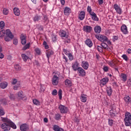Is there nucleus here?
<instances>
[{"mask_svg": "<svg viewBox=\"0 0 131 131\" xmlns=\"http://www.w3.org/2000/svg\"><path fill=\"white\" fill-rule=\"evenodd\" d=\"M87 11H88V12H89L90 15H91L92 14V13L94 12H92V8L90 6L88 7Z\"/></svg>", "mask_w": 131, "mask_h": 131, "instance_id": "obj_49", "label": "nucleus"}, {"mask_svg": "<svg viewBox=\"0 0 131 131\" xmlns=\"http://www.w3.org/2000/svg\"><path fill=\"white\" fill-rule=\"evenodd\" d=\"M124 99L126 104H129V103H130L131 99H130V97H129V96H125L124 98Z\"/></svg>", "mask_w": 131, "mask_h": 131, "instance_id": "obj_30", "label": "nucleus"}, {"mask_svg": "<svg viewBox=\"0 0 131 131\" xmlns=\"http://www.w3.org/2000/svg\"><path fill=\"white\" fill-rule=\"evenodd\" d=\"M110 115L112 118H113L116 115V110L112 108L110 111Z\"/></svg>", "mask_w": 131, "mask_h": 131, "instance_id": "obj_17", "label": "nucleus"}, {"mask_svg": "<svg viewBox=\"0 0 131 131\" xmlns=\"http://www.w3.org/2000/svg\"><path fill=\"white\" fill-rule=\"evenodd\" d=\"M1 128L4 130H10L11 129V125L7 123H3L1 125Z\"/></svg>", "mask_w": 131, "mask_h": 131, "instance_id": "obj_7", "label": "nucleus"}, {"mask_svg": "<svg viewBox=\"0 0 131 131\" xmlns=\"http://www.w3.org/2000/svg\"><path fill=\"white\" fill-rule=\"evenodd\" d=\"M114 123V122L113 121V120L110 119H108V124L110 126H113Z\"/></svg>", "mask_w": 131, "mask_h": 131, "instance_id": "obj_45", "label": "nucleus"}, {"mask_svg": "<svg viewBox=\"0 0 131 131\" xmlns=\"http://www.w3.org/2000/svg\"><path fill=\"white\" fill-rule=\"evenodd\" d=\"M55 119H56V120H60V119H61V115H60L59 114H55Z\"/></svg>", "mask_w": 131, "mask_h": 131, "instance_id": "obj_40", "label": "nucleus"}, {"mask_svg": "<svg viewBox=\"0 0 131 131\" xmlns=\"http://www.w3.org/2000/svg\"><path fill=\"white\" fill-rule=\"evenodd\" d=\"M14 68L16 71H20L21 70V67L18 64L14 65Z\"/></svg>", "mask_w": 131, "mask_h": 131, "instance_id": "obj_36", "label": "nucleus"}, {"mask_svg": "<svg viewBox=\"0 0 131 131\" xmlns=\"http://www.w3.org/2000/svg\"><path fill=\"white\" fill-rule=\"evenodd\" d=\"M114 8L115 10H116L118 14H119V15L121 14L122 10L121 8H120V7H119V6H118L117 4H115L114 6Z\"/></svg>", "mask_w": 131, "mask_h": 131, "instance_id": "obj_11", "label": "nucleus"}, {"mask_svg": "<svg viewBox=\"0 0 131 131\" xmlns=\"http://www.w3.org/2000/svg\"><path fill=\"white\" fill-rule=\"evenodd\" d=\"M85 43L89 47V48H92V47H93V42H92V40L90 39H87L85 40Z\"/></svg>", "mask_w": 131, "mask_h": 131, "instance_id": "obj_22", "label": "nucleus"}, {"mask_svg": "<svg viewBox=\"0 0 131 131\" xmlns=\"http://www.w3.org/2000/svg\"><path fill=\"white\" fill-rule=\"evenodd\" d=\"M81 102H83V103H85V102H86V97H85L84 94H81Z\"/></svg>", "mask_w": 131, "mask_h": 131, "instance_id": "obj_31", "label": "nucleus"}, {"mask_svg": "<svg viewBox=\"0 0 131 131\" xmlns=\"http://www.w3.org/2000/svg\"><path fill=\"white\" fill-rule=\"evenodd\" d=\"M72 68L74 71H78V64L77 63H75L72 66Z\"/></svg>", "mask_w": 131, "mask_h": 131, "instance_id": "obj_32", "label": "nucleus"}, {"mask_svg": "<svg viewBox=\"0 0 131 131\" xmlns=\"http://www.w3.org/2000/svg\"><path fill=\"white\" fill-rule=\"evenodd\" d=\"M99 5H103L104 1L103 0H98Z\"/></svg>", "mask_w": 131, "mask_h": 131, "instance_id": "obj_62", "label": "nucleus"}, {"mask_svg": "<svg viewBox=\"0 0 131 131\" xmlns=\"http://www.w3.org/2000/svg\"><path fill=\"white\" fill-rule=\"evenodd\" d=\"M43 20H44V23H45L46 25H47V24L49 23V19H48V16L44 15Z\"/></svg>", "mask_w": 131, "mask_h": 131, "instance_id": "obj_39", "label": "nucleus"}, {"mask_svg": "<svg viewBox=\"0 0 131 131\" xmlns=\"http://www.w3.org/2000/svg\"><path fill=\"white\" fill-rule=\"evenodd\" d=\"M106 92L108 96H111V95H112V89L111 88V86L106 88Z\"/></svg>", "mask_w": 131, "mask_h": 131, "instance_id": "obj_28", "label": "nucleus"}, {"mask_svg": "<svg viewBox=\"0 0 131 131\" xmlns=\"http://www.w3.org/2000/svg\"><path fill=\"white\" fill-rule=\"evenodd\" d=\"M13 13L15 16H20V10L18 8H13Z\"/></svg>", "mask_w": 131, "mask_h": 131, "instance_id": "obj_16", "label": "nucleus"}, {"mask_svg": "<svg viewBox=\"0 0 131 131\" xmlns=\"http://www.w3.org/2000/svg\"><path fill=\"white\" fill-rule=\"evenodd\" d=\"M82 63L83 68L85 70H88L89 66V62L88 61H82Z\"/></svg>", "mask_w": 131, "mask_h": 131, "instance_id": "obj_21", "label": "nucleus"}, {"mask_svg": "<svg viewBox=\"0 0 131 131\" xmlns=\"http://www.w3.org/2000/svg\"><path fill=\"white\" fill-rule=\"evenodd\" d=\"M5 115V111H4V109L1 108L0 109V116H3Z\"/></svg>", "mask_w": 131, "mask_h": 131, "instance_id": "obj_51", "label": "nucleus"}, {"mask_svg": "<svg viewBox=\"0 0 131 131\" xmlns=\"http://www.w3.org/2000/svg\"><path fill=\"white\" fill-rule=\"evenodd\" d=\"M108 81H109V79L108 78H103L100 80V83L104 86L108 83Z\"/></svg>", "mask_w": 131, "mask_h": 131, "instance_id": "obj_13", "label": "nucleus"}, {"mask_svg": "<svg viewBox=\"0 0 131 131\" xmlns=\"http://www.w3.org/2000/svg\"><path fill=\"white\" fill-rule=\"evenodd\" d=\"M21 56L24 62H27L28 56H27V55H26L25 54H22Z\"/></svg>", "mask_w": 131, "mask_h": 131, "instance_id": "obj_33", "label": "nucleus"}, {"mask_svg": "<svg viewBox=\"0 0 131 131\" xmlns=\"http://www.w3.org/2000/svg\"><path fill=\"white\" fill-rule=\"evenodd\" d=\"M78 73L79 74V76H85V71L82 69V68H78Z\"/></svg>", "mask_w": 131, "mask_h": 131, "instance_id": "obj_9", "label": "nucleus"}, {"mask_svg": "<svg viewBox=\"0 0 131 131\" xmlns=\"http://www.w3.org/2000/svg\"><path fill=\"white\" fill-rule=\"evenodd\" d=\"M95 37L98 39V40H100V41L102 42H104V41H107L108 40V38L106 37V36L101 34L95 35Z\"/></svg>", "mask_w": 131, "mask_h": 131, "instance_id": "obj_4", "label": "nucleus"}, {"mask_svg": "<svg viewBox=\"0 0 131 131\" xmlns=\"http://www.w3.org/2000/svg\"><path fill=\"white\" fill-rule=\"evenodd\" d=\"M65 84L68 86H71V81L67 79L65 81Z\"/></svg>", "mask_w": 131, "mask_h": 131, "instance_id": "obj_38", "label": "nucleus"}, {"mask_svg": "<svg viewBox=\"0 0 131 131\" xmlns=\"http://www.w3.org/2000/svg\"><path fill=\"white\" fill-rule=\"evenodd\" d=\"M33 104H34V105H36L37 106H38L40 105V102L37 99H33Z\"/></svg>", "mask_w": 131, "mask_h": 131, "instance_id": "obj_37", "label": "nucleus"}, {"mask_svg": "<svg viewBox=\"0 0 131 131\" xmlns=\"http://www.w3.org/2000/svg\"><path fill=\"white\" fill-rule=\"evenodd\" d=\"M64 14L66 16H68L70 14V8L66 7L64 10Z\"/></svg>", "mask_w": 131, "mask_h": 131, "instance_id": "obj_26", "label": "nucleus"}, {"mask_svg": "<svg viewBox=\"0 0 131 131\" xmlns=\"http://www.w3.org/2000/svg\"><path fill=\"white\" fill-rule=\"evenodd\" d=\"M5 34L7 36L4 38L5 41L9 42L11 39H13L14 38V35L12 34V32H11V31L9 29L6 30Z\"/></svg>", "mask_w": 131, "mask_h": 131, "instance_id": "obj_2", "label": "nucleus"}, {"mask_svg": "<svg viewBox=\"0 0 131 131\" xmlns=\"http://www.w3.org/2000/svg\"><path fill=\"white\" fill-rule=\"evenodd\" d=\"M8 86V82H2L0 83V88L1 89H6Z\"/></svg>", "mask_w": 131, "mask_h": 131, "instance_id": "obj_25", "label": "nucleus"}, {"mask_svg": "<svg viewBox=\"0 0 131 131\" xmlns=\"http://www.w3.org/2000/svg\"><path fill=\"white\" fill-rule=\"evenodd\" d=\"M17 96L19 99H24V98H25V100H27V98L25 97V96L23 94V91H20L18 93Z\"/></svg>", "mask_w": 131, "mask_h": 131, "instance_id": "obj_15", "label": "nucleus"}, {"mask_svg": "<svg viewBox=\"0 0 131 131\" xmlns=\"http://www.w3.org/2000/svg\"><path fill=\"white\" fill-rule=\"evenodd\" d=\"M19 88H20V84H17V85L14 86L13 89L15 91H17Z\"/></svg>", "mask_w": 131, "mask_h": 131, "instance_id": "obj_56", "label": "nucleus"}, {"mask_svg": "<svg viewBox=\"0 0 131 131\" xmlns=\"http://www.w3.org/2000/svg\"><path fill=\"white\" fill-rule=\"evenodd\" d=\"M42 92H45V89L43 88V86L41 85L40 88V93H42Z\"/></svg>", "mask_w": 131, "mask_h": 131, "instance_id": "obj_57", "label": "nucleus"}, {"mask_svg": "<svg viewBox=\"0 0 131 131\" xmlns=\"http://www.w3.org/2000/svg\"><path fill=\"white\" fill-rule=\"evenodd\" d=\"M126 126H129L131 124V115L129 113H126L124 119Z\"/></svg>", "mask_w": 131, "mask_h": 131, "instance_id": "obj_3", "label": "nucleus"}, {"mask_svg": "<svg viewBox=\"0 0 131 131\" xmlns=\"http://www.w3.org/2000/svg\"><path fill=\"white\" fill-rule=\"evenodd\" d=\"M121 30L122 32L124 33V34H127L128 33V31H127V27L126 25H123L121 27Z\"/></svg>", "mask_w": 131, "mask_h": 131, "instance_id": "obj_10", "label": "nucleus"}, {"mask_svg": "<svg viewBox=\"0 0 131 131\" xmlns=\"http://www.w3.org/2000/svg\"><path fill=\"white\" fill-rule=\"evenodd\" d=\"M122 58L124 59V60H125V61H127L128 60V58H127V56H126V55L125 54H123L122 56Z\"/></svg>", "mask_w": 131, "mask_h": 131, "instance_id": "obj_54", "label": "nucleus"}, {"mask_svg": "<svg viewBox=\"0 0 131 131\" xmlns=\"http://www.w3.org/2000/svg\"><path fill=\"white\" fill-rule=\"evenodd\" d=\"M94 31L95 33H100L101 31H102V28H101V27L99 26H96L94 28Z\"/></svg>", "mask_w": 131, "mask_h": 131, "instance_id": "obj_19", "label": "nucleus"}, {"mask_svg": "<svg viewBox=\"0 0 131 131\" xmlns=\"http://www.w3.org/2000/svg\"><path fill=\"white\" fill-rule=\"evenodd\" d=\"M109 64H110V66H112L113 67H114V66H115V63H114V62L113 61H110L109 62Z\"/></svg>", "mask_w": 131, "mask_h": 131, "instance_id": "obj_60", "label": "nucleus"}, {"mask_svg": "<svg viewBox=\"0 0 131 131\" xmlns=\"http://www.w3.org/2000/svg\"><path fill=\"white\" fill-rule=\"evenodd\" d=\"M90 15L92 16V19L94 20V21H99V18H98L97 14H96L95 12H92Z\"/></svg>", "mask_w": 131, "mask_h": 131, "instance_id": "obj_18", "label": "nucleus"}, {"mask_svg": "<svg viewBox=\"0 0 131 131\" xmlns=\"http://www.w3.org/2000/svg\"><path fill=\"white\" fill-rule=\"evenodd\" d=\"M39 20H40V16H39L38 15H36L35 16L34 18V21L35 22L39 21Z\"/></svg>", "mask_w": 131, "mask_h": 131, "instance_id": "obj_42", "label": "nucleus"}, {"mask_svg": "<svg viewBox=\"0 0 131 131\" xmlns=\"http://www.w3.org/2000/svg\"><path fill=\"white\" fill-rule=\"evenodd\" d=\"M58 83H59V77L55 75L52 79V84L53 85H58Z\"/></svg>", "mask_w": 131, "mask_h": 131, "instance_id": "obj_8", "label": "nucleus"}, {"mask_svg": "<svg viewBox=\"0 0 131 131\" xmlns=\"http://www.w3.org/2000/svg\"><path fill=\"white\" fill-rule=\"evenodd\" d=\"M21 40V44L22 45H26V42H27V41H26V39H23V40Z\"/></svg>", "mask_w": 131, "mask_h": 131, "instance_id": "obj_59", "label": "nucleus"}, {"mask_svg": "<svg viewBox=\"0 0 131 131\" xmlns=\"http://www.w3.org/2000/svg\"><path fill=\"white\" fill-rule=\"evenodd\" d=\"M5 33L6 31H5V30L0 31V37H3V36H5Z\"/></svg>", "mask_w": 131, "mask_h": 131, "instance_id": "obj_47", "label": "nucleus"}, {"mask_svg": "<svg viewBox=\"0 0 131 131\" xmlns=\"http://www.w3.org/2000/svg\"><path fill=\"white\" fill-rule=\"evenodd\" d=\"M83 30L85 32L90 33L93 30V28L90 26H85L83 27Z\"/></svg>", "mask_w": 131, "mask_h": 131, "instance_id": "obj_12", "label": "nucleus"}, {"mask_svg": "<svg viewBox=\"0 0 131 131\" xmlns=\"http://www.w3.org/2000/svg\"><path fill=\"white\" fill-rule=\"evenodd\" d=\"M59 35L61 37H66V31H61L59 32Z\"/></svg>", "mask_w": 131, "mask_h": 131, "instance_id": "obj_34", "label": "nucleus"}, {"mask_svg": "<svg viewBox=\"0 0 131 131\" xmlns=\"http://www.w3.org/2000/svg\"><path fill=\"white\" fill-rule=\"evenodd\" d=\"M13 45H15V46H17L18 45V39L16 38H14L13 39Z\"/></svg>", "mask_w": 131, "mask_h": 131, "instance_id": "obj_48", "label": "nucleus"}, {"mask_svg": "<svg viewBox=\"0 0 131 131\" xmlns=\"http://www.w3.org/2000/svg\"><path fill=\"white\" fill-rule=\"evenodd\" d=\"M52 95L53 96H57L58 95V92H57V90L55 89L52 91Z\"/></svg>", "mask_w": 131, "mask_h": 131, "instance_id": "obj_50", "label": "nucleus"}, {"mask_svg": "<svg viewBox=\"0 0 131 131\" xmlns=\"http://www.w3.org/2000/svg\"><path fill=\"white\" fill-rule=\"evenodd\" d=\"M59 109L60 111V113H67V112H68V108L66 106H65L64 105H63L62 104H60L59 106Z\"/></svg>", "mask_w": 131, "mask_h": 131, "instance_id": "obj_5", "label": "nucleus"}, {"mask_svg": "<svg viewBox=\"0 0 131 131\" xmlns=\"http://www.w3.org/2000/svg\"><path fill=\"white\" fill-rule=\"evenodd\" d=\"M46 55H47V57L49 60V59H50V57H51V56H52V55H54V51L49 50L48 51H47V53H46Z\"/></svg>", "mask_w": 131, "mask_h": 131, "instance_id": "obj_23", "label": "nucleus"}, {"mask_svg": "<svg viewBox=\"0 0 131 131\" xmlns=\"http://www.w3.org/2000/svg\"><path fill=\"white\" fill-rule=\"evenodd\" d=\"M30 47V43H28L26 45H25L23 48V51H26L27 49H29Z\"/></svg>", "mask_w": 131, "mask_h": 131, "instance_id": "obj_35", "label": "nucleus"}, {"mask_svg": "<svg viewBox=\"0 0 131 131\" xmlns=\"http://www.w3.org/2000/svg\"><path fill=\"white\" fill-rule=\"evenodd\" d=\"M97 50L98 52H100V53H103V47H102V46H97Z\"/></svg>", "mask_w": 131, "mask_h": 131, "instance_id": "obj_41", "label": "nucleus"}, {"mask_svg": "<svg viewBox=\"0 0 131 131\" xmlns=\"http://www.w3.org/2000/svg\"><path fill=\"white\" fill-rule=\"evenodd\" d=\"M5 58V55L3 53L0 52V59H4Z\"/></svg>", "mask_w": 131, "mask_h": 131, "instance_id": "obj_61", "label": "nucleus"}, {"mask_svg": "<svg viewBox=\"0 0 131 131\" xmlns=\"http://www.w3.org/2000/svg\"><path fill=\"white\" fill-rule=\"evenodd\" d=\"M84 17H85V12L83 11H81L79 14V18L80 20H83V19H84Z\"/></svg>", "mask_w": 131, "mask_h": 131, "instance_id": "obj_20", "label": "nucleus"}, {"mask_svg": "<svg viewBox=\"0 0 131 131\" xmlns=\"http://www.w3.org/2000/svg\"><path fill=\"white\" fill-rule=\"evenodd\" d=\"M38 29L40 31H43V26H40L38 28Z\"/></svg>", "mask_w": 131, "mask_h": 131, "instance_id": "obj_63", "label": "nucleus"}, {"mask_svg": "<svg viewBox=\"0 0 131 131\" xmlns=\"http://www.w3.org/2000/svg\"><path fill=\"white\" fill-rule=\"evenodd\" d=\"M120 76V78H122V80H123V81H126L127 78L126 74H121Z\"/></svg>", "mask_w": 131, "mask_h": 131, "instance_id": "obj_29", "label": "nucleus"}, {"mask_svg": "<svg viewBox=\"0 0 131 131\" xmlns=\"http://www.w3.org/2000/svg\"><path fill=\"white\" fill-rule=\"evenodd\" d=\"M58 96L59 100H62V90L60 89L58 91Z\"/></svg>", "mask_w": 131, "mask_h": 131, "instance_id": "obj_44", "label": "nucleus"}, {"mask_svg": "<svg viewBox=\"0 0 131 131\" xmlns=\"http://www.w3.org/2000/svg\"><path fill=\"white\" fill-rule=\"evenodd\" d=\"M16 82H17V79H14L13 80V81H12V83L13 84H15Z\"/></svg>", "mask_w": 131, "mask_h": 131, "instance_id": "obj_64", "label": "nucleus"}, {"mask_svg": "<svg viewBox=\"0 0 131 131\" xmlns=\"http://www.w3.org/2000/svg\"><path fill=\"white\" fill-rule=\"evenodd\" d=\"M34 51L35 52V56H36V55H37L38 56H40L41 55V51H40V49L39 48H36L34 49Z\"/></svg>", "mask_w": 131, "mask_h": 131, "instance_id": "obj_27", "label": "nucleus"}, {"mask_svg": "<svg viewBox=\"0 0 131 131\" xmlns=\"http://www.w3.org/2000/svg\"><path fill=\"white\" fill-rule=\"evenodd\" d=\"M5 27V22L4 21H1L0 22V28L3 29Z\"/></svg>", "mask_w": 131, "mask_h": 131, "instance_id": "obj_46", "label": "nucleus"}, {"mask_svg": "<svg viewBox=\"0 0 131 131\" xmlns=\"http://www.w3.org/2000/svg\"><path fill=\"white\" fill-rule=\"evenodd\" d=\"M9 98L11 100H15V96H14L13 94H11Z\"/></svg>", "mask_w": 131, "mask_h": 131, "instance_id": "obj_58", "label": "nucleus"}, {"mask_svg": "<svg viewBox=\"0 0 131 131\" xmlns=\"http://www.w3.org/2000/svg\"><path fill=\"white\" fill-rule=\"evenodd\" d=\"M68 56L69 60L72 61V60H73V56H72V54L71 53H69Z\"/></svg>", "mask_w": 131, "mask_h": 131, "instance_id": "obj_52", "label": "nucleus"}, {"mask_svg": "<svg viewBox=\"0 0 131 131\" xmlns=\"http://www.w3.org/2000/svg\"><path fill=\"white\" fill-rule=\"evenodd\" d=\"M101 46L102 48H103V49H104V50H106V51H111V49H110L109 46H108V45L106 43L102 42L101 43Z\"/></svg>", "mask_w": 131, "mask_h": 131, "instance_id": "obj_14", "label": "nucleus"}, {"mask_svg": "<svg viewBox=\"0 0 131 131\" xmlns=\"http://www.w3.org/2000/svg\"><path fill=\"white\" fill-rule=\"evenodd\" d=\"M20 38L21 40H22L23 39H26V36H25V35L22 34L20 35Z\"/></svg>", "mask_w": 131, "mask_h": 131, "instance_id": "obj_53", "label": "nucleus"}, {"mask_svg": "<svg viewBox=\"0 0 131 131\" xmlns=\"http://www.w3.org/2000/svg\"><path fill=\"white\" fill-rule=\"evenodd\" d=\"M3 14L4 15H8L9 14V9H8L7 8H4Z\"/></svg>", "mask_w": 131, "mask_h": 131, "instance_id": "obj_43", "label": "nucleus"}, {"mask_svg": "<svg viewBox=\"0 0 131 131\" xmlns=\"http://www.w3.org/2000/svg\"><path fill=\"white\" fill-rule=\"evenodd\" d=\"M1 120L3 122H4V123H6V124H8L10 125L11 127L12 128H13L14 129H16L17 128V126H16V124L14 123L11 120L8 119L7 117H1Z\"/></svg>", "mask_w": 131, "mask_h": 131, "instance_id": "obj_1", "label": "nucleus"}, {"mask_svg": "<svg viewBox=\"0 0 131 131\" xmlns=\"http://www.w3.org/2000/svg\"><path fill=\"white\" fill-rule=\"evenodd\" d=\"M20 129L21 131H27L29 129V126L26 123L22 124L20 126Z\"/></svg>", "mask_w": 131, "mask_h": 131, "instance_id": "obj_6", "label": "nucleus"}, {"mask_svg": "<svg viewBox=\"0 0 131 131\" xmlns=\"http://www.w3.org/2000/svg\"><path fill=\"white\" fill-rule=\"evenodd\" d=\"M108 70H109V68H108V67L105 66L103 67V71L104 72H107Z\"/></svg>", "mask_w": 131, "mask_h": 131, "instance_id": "obj_55", "label": "nucleus"}, {"mask_svg": "<svg viewBox=\"0 0 131 131\" xmlns=\"http://www.w3.org/2000/svg\"><path fill=\"white\" fill-rule=\"evenodd\" d=\"M53 130L55 131H64V129L61 127H59L57 125H54L53 126Z\"/></svg>", "mask_w": 131, "mask_h": 131, "instance_id": "obj_24", "label": "nucleus"}]
</instances>
